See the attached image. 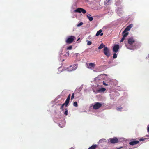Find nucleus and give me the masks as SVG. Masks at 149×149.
Wrapping results in <instances>:
<instances>
[{
  "label": "nucleus",
  "instance_id": "nucleus-36",
  "mask_svg": "<svg viewBox=\"0 0 149 149\" xmlns=\"http://www.w3.org/2000/svg\"><path fill=\"white\" fill-rule=\"evenodd\" d=\"M64 56H67V53H66V54H65Z\"/></svg>",
  "mask_w": 149,
  "mask_h": 149
},
{
  "label": "nucleus",
  "instance_id": "nucleus-13",
  "mask_svg": "<svg viewBox=\"0 0 149 149\" xmlns=\"http://www.w3.org/2000/svg\"><path fill=\"white\" fill-rule=\"evenodd\" d=\"M97 147V145L96 144L93 145L89 147L88 149H95Z\"/></svg>",
  "mask_w": 149,
  "mask_h": 149
},
{
  "label": "nucleus",
  "instance_id": "nucleus-30",
  "mask_svg": "<svg viewBox=\"0 0 149 149\" xmlns=\"http://www.w3.org/2000/svg\"><path fill=\"white\" fill-rule=\"evenodd\" d=\"M92 44V42H91L90 41H88L87 43V45H91Z\"/></svg>",
  "mask_w": 149,
  "mask_h": 149
},
{
  "label": "nucleus",
  "instance_id": "nucleus-23",
  "mask_svg": "<svg viewBox=\"0 0 149 149\" xmlns=\"http://www.w3.org/2000/svg\"><path fill=\"white\" fill-rule=\"evenodd\" d=\"M73 105L75 107H77L78 106L77 103V102H74Z\"/></svg>",
  "mask_w": 149,
  "mask_h": 149
},
{
  "label": "nucleus",
  "instance_id": "nucleus-12",
  "mask_svg": "<svg viewBox=\"0 0 149 149\" xmlns=\"http://www.w3.org/2000/svg\"><path fill=\"white\" fill-rule=\"evenodd\" d=\"M102 32V31L101 30H99L97 33L96 36H98L100 34L101 36H102L103 35V33H101Z\"/></svg>",
  "mask_w": 149,
  "mask_h": 149
},
{
  "label": "nucleus",
  "instance_id": "nucleus-20",
  "mask_svg": "<svg viewBox=\"0 0 149 149\" xmlns=\"http://www.w3.org/2000/svg\"><path fill=\"white\" fill-rule=\"evenodd\" d=\"M65 105V104L64 103L61 105L60 107V109H61L62 111H63L64 110L63 108Z\"/></svg>",
  "mask_w": 149,
  "mask_h": 149
},
{
  "label": "nucleus",
  "instance_id": "nucleus-34",
  "mask_svg": "<svg viewBox=\"0 0 149 149\" xmlns=\"http://www.w3.org/2000/svg\"><path fill=\"white\" fill-rule=\"evenodd\" d=\"M67 53V56H69V52L68 51L66 53Z\"/></svg>",
  "mask_w": 149,
  "mask_h": 149
},
{
  "label": "nucleus",
  "instance_id": "nucleus-28",
  "mask_svg": "<svg viewBox=\"0 0 149 149\" xmlns=\"http://www.w3.org/2000/svg\"><path fill=\"white\" fill-rule=\"evenodd\" d=\"M125 37H124V36H123L122 38L121 39V40L120 41V42H123L124 41V40H125Z\"/></svg>",
  "mask_w": 149,
  "mask_h": 149
},
{
  "label": "nucleus",
  "instance_id": "nucleus-2",
  "mask_svg": "<svg viewBox=\"0 0 149 149\" xmlns=\"http://www.w3.org/2000/svg\"><path fill=\"white\" fill-rule=\"evenodd\" d=\"M75 39V37L73 36H71L67 38L65 40L66 44H70L73 42Z\"/></svg>",
  "mask_w": 149,
  "mask_h": 149
},
{
  "label": "nucleus",
  "instance_id": "nucleus-4",
  "mask_svg": "<svg viewBox=\"0 0 149 149\" xmlns=\"http://www.w3.org/2000/svg\"><path fill=\"white\" fill-rule=\"evenodd\" d=\"M108 140V143L113 144L116 143L118 142V139L116 137L109 138Z\"/></svg>",
  "mask_w": 149,
  "mask_h": 149
},
{
  "label": "nucleus",
  "instance_id": "nucleus-10",
  "mask_svg": "<svg viewBox=\"0 0 149 149\" xmlns=\"http://www.w3.org/2000/svg\"><path fill=\"white\" fill-rule=\"evenodd\" d=\"M119 49V46L118 45H115L113 47V51L115 52H117Z\"/></svg>",
  "mask_w": 149,
  "mask_h": 149
},
{
  "label": "nucleus",
  "instance_id": "nucleus-14",
  "mask_svg": "<svg viewBox=\"0 0 149 149\" xmlns=\"http://www.w3.org/2000/svg\"><path fill=\"white\" fill-rule=\"evenodd\" d=\"M111 0H106L104 2V5H108L110 4V1Z\"/></svg>",
  "mask_w": 149,
  "mask_h": 149
},
{
  "label": "nucleus",
  "instance_id": "nucleus-6",
  "mask_svg": "<svg viewBox=\"0 0 149 149\" xmlns=\"http://www.w3.org/2000/svg\"><path fill=\"white\" fill-rule=\"evenodd\" d=\"M77 64L71 65L67 68L68 70L70 72L74 71L77 68Z\"/></svg>",
  "mask_w": 149,
  "mask_h": 149
},
{
  "label": "nucleus",
  "instance_id": "nucleus-17",
  "mask_svg": "<svg viewBox=\"0 0 149 149\" xmlns=\"http://www.w3.org/2000/svg\"><path fill=\"white\" fill-rule=\"evenodd\" d=\"M106 90V89L104 88H102L98 90L99 92H104Z\"/></svg>",
  "mask_w": 149,
  "mask_h": 149
},
{
  "label": "nucleus",
  "instance_id": "nucleus-16",
  "mask_svg": "<svg viewBox=\"0 0 149 149\" xmlns=\"http://www.w3.org/2000/svg\"><path fill=\"white\" fill-rule=\"evenodd\" d=\"M105 47L103 43H102L99 46L98 48L99 49H100L102 48H103L104 47H104Z\"/></svg>",
  "mask_w": 149,
  "mask_h": 149
},
{
  "label": "nucleus",
  "instance_id": "nucleus-33",
  "mask_svg": "<svg viewBox=\"0 0 149 149\" xmlns=\"http://www.w3.org/2000/svg\"><path fill=\"white\" fill-rule=\"evenodd\" d=\"M103 84L105 86H108V84H106L104 81L103 82Z\"/></svg>",
  "mask_w": 149,
  "mask_h": 149
},
{
  "label": "nucleus",
  "instance_id": "nucleus-22",
  "mask_svg": "<svg viewBox=\"0 0 149 149\" xmlns=\"http://www.w3.org/2000/svg\"><path fill=\"white\" fill-rule=\"evenodd\" d=\"M117 56V55L116 53H114L113 56V58L115 59L116 58Z\"/></svg>",
  "mask_w": 149,
  "mask_h": 149
},
{
  "label": "nucleus",
  "instance_id": "nucleus-3",
  "mask_svg": "<svg viewBox=\"0 0 149 149\" xmlns=\"http://www.w3.org/2000/svg\"><path fill=\"white\" fill-rule=\"evenodd\" d=\"M103 53L107 57H109L111 55L110 49L107 47H104L103 49Z\"/></svg>",
  "mask_w": 149,
  "mask_h": 149
},
{
  "label": "nucleus",
  "instance_id": "nucleus-37",
  "mask_svg": "<svg viewBox=\"0 0 149 149\" xmlns=\"http://www.w3.org/2000/svg\"><path fill=\"white\" fill-rule=\"evenodd\" d=\"M80 38H79V39H78V40H77V41H78V40H79Z\"/></svg>",
  "mask_w": 149,
  "mask_h": 149
},
{
  "label": "nucleus",
  "instance_id": "nucleus-8",
  "mask_svg": "<svg viewBox=\"0 0 149 149\" xmlns=\"http://www.w3.org/2000/svg\"><path fill=\"white\" fill-rule=\"evenodd\" d=\"M74 12L82 13L83 14H85L86 12V10L82 8H79L74 10Z\"/></svg>",
  "mask_w": 149,
  "mask_h": 149
},
{
  "label": "nucleus",
  "instance_id": "nucleus-38",
  "mask_svg": "<svg viewBox=\"0 0 149 149\" xmlns=\"http://www.w3.org/2000/svg\"><path fill=\"white\" fill-rule=\"evenodd\" d=\"M116 149H120L119 148H117Z\"/></svg>",
  "mask_w": 149,
  "mask_h": 149
},
{
  "label": "nucleus",
  "instance_id": "nucleus-27",
  "mask_svg": "<svg viewBox=\"0 0 149 149\" xmlns=\"http://www.w3.org/2000/svg\"><path fill=\"white\" fill-rule=\"evenodd\" d=\"M147 139L146 138H141L139 139L140 141H143L145 140L146 139Z\"/></svg>",
  "mask_w": 149,
  "mask_h": 149
},
{
  "label": "nucleus",
  "instance_id": "nucleus-9",
  "mask_svg": "<svg viewBox=\"0 0 149 149\" xmlns=\"http://www.w3.org/2000/svg\"><path fill=\"white\" fill-rule=\"evenodd\" d=\"M133 25L132 24H131L129 25L123 31V33H124L125 32L129 31L130 29L131 28L133 27Z\"/></svg>",
  "mask_w": 149,
  "mask_h": 149
},
{
  "label": "nucleus",
  "instance_id": "nucleus-7",
  "mask_svg": "<svg viewBox=\"0 0 149 149\" xmlns=\"http://www.w3.org/2000/svg\"><path fill=\"white\" fill-rule=\"evenodd\" d=\"M102 106L101 103L97 102L95 103V104L93 106V109H97L100 108Z\"/></svg>",
  "mask_w": 149,
  "mask_h": 149
},
{
  "label": "nucleus",
  "instance_id": "nucleus-11",
  "mask_svg": "<svg viewBox=\"0 0 149 149\" xmlns=\"http://www.w3.org/2000/svg\"><path fill=\"white\" fill-rule=\"evenodd\" d=\"M139 142V141H133L130 142L129 144L130 145L133 146L137 144Z\"/></svg>",
  "mask_w": 149,
  "mask_h": 149
},
{
  "label": "nucleus",
  "instance_id": "nucleus-18",
  "mask_svg": "<svg viewBox=\"0 0 149 149\" xmlns=\"http://www.w3.org/2000/svg\"><path fill=\"white\" fill-rule=\"evenodd\" d=\"M70 100L69 99H66V100L65 104V107H66L68 106V104Z\"/></svg>",
  "mask_w": 149,
  "mask_h": 149
},
{
  "label": "nucleus",
  "instance_id": "nucleus-5",
  "mask_svg": "<svg viewBox=\"0 0 149 149\" xmlns=\"http://www.w3.org/2000/svg\"><path fill=\"white\" fill-rule=\"evenodd\" d=\"M86 65L87 68L91 69L94 68L95 66V64L94 63H86Z\"/></svg>",
  "mask_w": 149,
  "mask_h": 149
},
{
  "label": "nucleus",
  "instance_id": "nucleus-35",
  "mask_svg": "<svg viewBox=\"0 0 149 149\" xmlns=\"http://www.w3.org/2000/svg\"><path fill=\"white\" fill-rule=\"evenodd\" d=\"M147 131L148 132H149V125L147 127Z\"/></svg>",
  "mask_w": 149,
  "mask_h": 149
},
{
  "label": "nucleus",
  "instance_id": "nucleus-1",
  "mask_svg": "<svg viewBox=\"0 0 149 149\" xmlns=\"http://www.w3.org/2000/svg\"><path fill=\"white\" fill-rule=\"evenodd\" d=\"M135 42V40L134 38L133 37H131L128 38V43H125V45L126 47L130 49L133 50L135 46L131 45Z\"/></svg>",
  "mask_w": 149,
  "mask_h": 149
},
{
  "label": "nucleus",
  "instance_id": "nucleus-15",
  "mask_svg": "<svg viewBox=\"0 0 149 149\" xmlns=\"http://www.w3.org/2000/svg\"><path fill=\"white\" fill-rule=\"evenodd\" d=\"M106 142V139H102L99 141V143H102Z\"/></svg>",
  "mask_w": 149,
  "mask_h": 149
},
{
  "label": "nucleus",
  "instance_id": "nucleus-29",
  "mask_svg": "<svg viewBox=\"0 0 149 149\" xmlns=\"http://www.w3.org/2000/svg\"><path fill=\"white\" fill-rule=\"evenodd\" d=\"M74 98V93H73L71 96V99L72 100Z\"/></svg>",
  "mask_w": 149,
  "mask_h": 149
},
{
  "label": "nucleus",
  "instance_id": "nucleus-31",
  "mask_svg": "<svg viewBox=\"0 0 149 149\" xmlns=\"http://www.w3.org/2000/svg\"><path fill=\"white\" fill-rule=\"evenodd\" d=\"M70 97H71V94H69V95H68L67 99H68V100L69 99L70 100Z\"/></svg>",
  "mask_w": 149,
  "mask_h": 149
},
{
  "label": "nucleus",
  "instance_id": "nucleus-24",
  "mask_svg": "<svg viewBox=\"0 0 149 149\" xmlns=\"http://www.w3.org/2000/svg\"><path fill=\"white\" fill-rule=\"evenodd\" d=\"M72 49V46H70L67 48V49L70 50Z\"/></svg>",
  "mask_w": 149,
  "mask_h": 149
},
{
  "label": "nucleus",
  "instance_id": "nucleus-32",
  "mask_svg": "<svg viewBox=\"0 0 149 149\" xmlns=\"http://www.w3.org/2000/svg\"><path fill=\"white\" fill-rule=\"evenodd\" d=\"M122 109V107H121V108H119V107H117L116 109L118 111H120V110L121 109Z\"/></svg>",
  "mask_w": 149,
  "mask_h": 149
},
{
  "label": "nucleus",
  "instance_id": "nucleus-19",
  "mask_svg": "<svg viewBox=\"0 0 149 149\" xmlns=\"http://www.w3.org/2000/svg\"><path fill=\"white\" fill-rule=\"evenodd\" d=\"M86 17L90 21H91L93 20V18L92 17L89 16L88 15H87Z\"/></svg>",
  "mask_w": 149,
  "mask_h": 149
},
{
  "label": "nucleus",
  "instance_id": "nucleus-25",
  "mask_svg": "<svg viewBox=\"0 0 149 149\" xmlns=\"http://www.w3.org/2000/svg\"><path fill=\"white\" fill-rule=\"evenodd\" d=\"M68 111L67 109H65V111L64 113V114L65 115H68Z\"/></svg>",
  "mask_w": 149,
  "mask_h": 149
},
{
  "label": "nucleus",
  "instance_id": "nucleus-21",
  "mask_svg": "<svg viewBox=\"0 0 149 149\" xmlns=\"http://www.w3.org/2000/svg\"><path fill=\"white\" fill-rule=\"evenodd\" d=\"M128 32H125V33H123V36H124V37H127V36L128 35Z\"/></svg>",
  "mask_w": 149,
  "mask_h": 149
},
{
  "label": "nucleus",
  "instance_id": "nucleus-26",
  "mask_svg": "<svg viewBox=\"0 0 149 149\" xmlns=\"http://www.w3.org/2000/svg\"><path fill=\"white\" fill-rule=\"evenodd\" d=\"M83 24V23L82 22H81L79 24H78L77 26V27H79V26H80L81 25H82Z\"/></svg>",
  "mask_w": 149,
  "mask_h": 149
}]
</instances>
